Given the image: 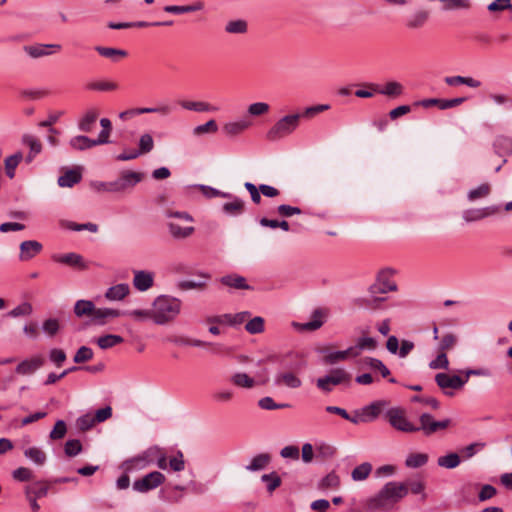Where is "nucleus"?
I'll return each instance as SVG.
<instances>
[{
    "mask_svg": "<svg viewBox=\"0 0 512 512\" xmlns=\"http://www.w3.org/2000/svg\"><path fill=\"white\" fill-rule=\"evenodd\" d=\"M182 301L169 295H160L153 301V321L157 325L173 322L181 313Z\"/></svg>",
    "mask_w": 512,
    "mask_h": 512,
    "instance_id": "obj_1",
    "label": "nucleus"
},
{
    "mask_svg": "<svg viewBox=\"0 0 512 512\" xmlns=\"http://www.w3.org/2000/svg\"><path fill=\"white\" fill-rule=\"evenodd\" d=\"M408 494V487L403 483L388 482L379 493L369 501L370 509L388 510Z\"/></svg>",
    "mask_w": 512,
    "mask_h": 512,
    "instance_id": "obj_2",
    "label": "nucleus"
},
{
    "mask_svg": "<svg viewBox=\"0 0 512 512\" xmlns=\"http://www.w3.org/2000/svg\"><path fill=\"white\" fill-rule=\"evenodd\" d=\"M166 216L171 220L168 222L169 232L176 239L187 238L194 232L193 218L187 212L166 211Z\"/></svg>",
    "mask_w": 512,
    "mask_h": 512,
    "instance_id": "obj_3",
    "label": "nucleus"
},
{
    "mask_svg": "<svg viewBox=\"0 0 512 512\" xmlns=\"http://www.w3.org/2000/svg\"><path fill=\"white\" fill-rule=\"evenodd\" d=\"M300 114L286 115L280 118L266 133L269 141L280 140L292 134L299 126Z\"/></svg>",
    "mask_w": 512,
    "mask_h": 512,
    "instance_id": "obj_4",
    "label": "nucleus"
},
{
    "mask_svg": "<svg viewBox=\"0 0 512 512\" xmlns=\"http://www.w3.org/2000/svg\"><path fill=\"white\" fill-rule=\"evenodd\" d=\"M385 417L389 424L396 430L405 433L418 432L416 425L411 423L405 416V411L399 407H393L386 411Z\"/></svg>",
    "mask_w": 512,
    "mask_h": 512,
    "instance_id": "obj_5",
    "label": "nucleus"
},
{
    "mask_svg": "<svg viewBox=\"0 0 512 512\" xmlns=\"http://www.w3.org/2000/svg\"><path fill=\"white\" fill-rule=\"evenodd\" d=\"M350 374L342 368L333 369L330 374L320 377L316 381V386L323 392L329 393L333 386L350 382Z\"/></svg>",
    "mask_w": 512,
    "mask_h": 512,
    "instance_id": "obj_6",
    "label": "nucleus"
},
{
    "mask_svg": "<svg viewBox=\"0 0 512 512\" xmlns=\"http://www.w3.org/2000/svg\"><path fill=\"white\" fill-rule=\"evenodd\" d=\"M144 179V173L125 170L113 182V193H124L130 191Z\"/></svg>",
    "mask_w": 512,
    "mask_h": 512,
    "instance_id": "obj_7",
    "label": "nucleus"
},
{
    "mask_svg": "<svg viewBox=\"0 0 512 512\" xmlns=\"http://www.w3.org/2000/svg\"><path fill=\"white\" fill-rule=\"evenodd\" d=\"M418 431H422L424 435L430 436L440 430H445L451 424V420L446 418L440 421L434 420L433 416L429 413H423L419 417Z\"/></svg>",
    "mask_w": 512,
    "mask_h": 512,
    "instance_id": "obj_8",
    "label": "nucleus"
},
{
    "mask_svg": "<svg viewBox=\"0 0 512 512\" xmlns=\"http://www.w3.org/2000/svg\"><path fill=\"white\" fill-rule=\"evenodd\" d=\"M392 273L393 271L388 268L381 270L377 275L376 282L370 286L369 293L375 295L385 294L388 291H396V283L394 281H390Z\"/></svg>",
    "mask_w": 512,
    "mask_h": 512,
    "instance_id": "obj_9",
    "label": "nucleus"
},
{
    "mask_svg": "<svg viewBox=\"0 0 512 512\" xmlns=\"http://www.w3.org/2000/svg\"><path fill=\"white\" fill-rule=\"evenodd\" d=\"M165 481V476L159 471H153L134 481L133 489L140 493H146L160 486Z\"/></svg>",
    "mask_w": 512,
    "mask_h": 512,
    "instance_id": "obj_10",
    "label": "nucleus"
},
{
    "mask_svg": "<svg viewBox=\"0 0 512 512\" xmlns=\"http://www.w3.org/2000/svg\"><path fill=\"white\" fill-rule=\"evenodd\" d=\"M435 382L444 391V394L452 396L453 393L446 391V389H461L467 382V378H462L458 375H449L447 373H437Z\"/></svg>",
    "mask_w": 512,
    "mask_h": 512,
    "instance_id": "obj_11",
    "label": "nucleus"
},
{
    "mask_svg": "<svg viewBox=\"0 0 512 512\" xmlns=\"http://www.w3.org/2000/svg\"><path fill=\"white\" fill-rule=\"evenodd\" d=\"M499 212L500 207L495 205L484 208L468 209L463 212V219L466 222H475L496 215Z\"/></svg>",
    "mask_w": 512,
    "mask_h": 512,
    "instance_id": "obj_12",
    "label": "nucleus"
},
{
    "mask_svg": "<svg viewBox=\"0 0 512 512\" xmlns=\"http://www.w3.org/2000/svg\"><path fill=\"white\" fill-rule=\"evenodd\" d=\"M172 112V107L168 104H164L158 107H143V108H134L123 111L119 114V117L122 120H126L129 117L140 115V114H150V113H158L163 116H167Z\"/></svg>",
    "mask_w": 512,
    "mask_h": 512,
    "instance_id": "obj_13",
    "label": "nucleus"
},
{
    "mask_svg": "<svg viewBox=\"0 0 512 512\" xmlns=\"http://www.w3.org/2000/svg\"><path fill=\"white\" fill-rule=\"evenodd\" d=\"M328 310L323 308L315 309L311 314V320L305 323L294 324L299 330L315 331L319 329L325 322Z\"/></svg>",
    "mask_w": 512,
    "mask_h": 512,
    "instance_id": "obj_14",
    "label": "nucleus"
},
{
    "mask_svg": "<svg viewBox=\"0 0 512 512\" xmlns=\"http://www.w3.org/2000/svg\"><path fill=\"white\" fill-rule=\"evenodd\" d=\"M429 17L430 12L428 10L418 9L406 17L405 26L411 30L420 29L427 23Z\"/></svg>",
    "mask_w": 512,
    "mask_h": 512,
    "instance_id": "obj_15",
    "label": "nucleus"
},
{
    "mask_svg": "<svg viewBox=\"0 0 512 512\" xmlns=\"http://www.w3.org/2000/svg\"><path fill=\"white\" fill-rule=\"evenodd\" d=\"M369 88L373 89L376 93L385 95L387 97L396 98L402 95L403 93V86L401 83L397 81H390L387 82L383 86H379L376 84H369Z\"/></svg>",
    "mask_w": 512,
    "mask_h": 512,
    "instance_id": "obj_16",
    "label": "nucleus"
},
{
    "mask_svg": "<svg viewBox=\"0 0 512 512\" xmlns=\"http://www.w3.org/2000/svg\"><path fill=\"white\" fill-rule=\"evenodd\" d=\"M252 124L253 123L249 118L244 117L240 120L226 123L223 126V131L228 136H236L250 128Z\"/></svg>",
    "mask_w": 512,
    "mask_h": 512,
    "instance_id": "obj_17",
    "label": "nucleus"
},
{
    "mask_svg": "<svg viewBox=\"0 0 512 512\" xmlns=\"http://www.w3.org/2000/svg\"><path fill=\"white\" fill-rule=\"evenodd\" d=\"M386 405L385 401H374L359 409L364 418V423L372 422L378 418L382 408Z\"/></svg>",
    "mask_w": 512,
    "mask_h": 512,
    "instance_id": "obj_18",
    "label": "nucleus"
},
{
    "mask_svg": "<svg viewBox=\"0 0 512 512\" xmlns=\"http://www.w3.org/2000/svg\"><path fill=\"white\" fill-rule=\"evenodd\" d=\"M73 311L78 318L91 317L93 321L95 319L96 307L90 300L81 299L76 301Z\"/></svg>",
    "mask_w": 512,
    "mask_h": 512,
    "instance_id": "obj_19",
    "label": "nucleus"
},
{
    "mask_svg": "<svg viewBox=\"0 0 512 512\" xmlns=\"http://www.w3.org/2000/svg\"><path fill=\"white\" fill-rule=\"evenodd\" d=\"M82 179L81 168L67 169L63 175L58 178V185L60 187H73Z\"/></svg>",
    "mask_w": 512,
    "mask_h": 512,
    "instance_id": "obj_20",
    "label": "nucleus"
},
{
    "mask_svg": "<svg viewBox=\"0 0 512 512\" xmlns=\"http://www.w3.org/2000/svg\"><path fill=\"white\" fill-rule=\"evenodd\" d=\"M274 383L277 386H286L293 389L299 388L302 385L301 379L292 372L277 374Z\"/></svg>",
    "mask_w": 512,
    "mask_h": 512,
    "instance_id": "obj_21",
    "label": "nucleus"
},
{
    "mask_svg": "<svg viewBox=\"0 0 512 512\" xmlns=\"http://www.w3.org/2000/svg\"><path fill=\"white\" fill-rule=\"evenodd\" d=\"M133 284L139 291H146L153 285V274L146 271H136Z\"/></svg>",
    "mask_w": 512,
    "mask_h": 512,
    "instance_id": "obj_22",
    "label": "nucleus"
},
{
    "mask_svg": "<svg viewBox=\"0 0 512 512\" xmlns=\"http://www.w3.org/2000/svg\"><path fill=\"white\" fill-rule=\"evenodd\" d=\"M70 146L79 151H83L92 148L97 145H101L98 139H90L87 136L78 135L70 139Z\"/></svg>",
    "mask_w": 512,
    "mask_h": 512,
    "instance_id": "obj_23",
    "label": "nucleus"
},
{
    "mask_svg": "<svg viewBox=\"0 0 512 512\" xmlns=\"http://www.w3.org/2000/svg\"><path fill=\"white\" fill-rule=\"evenodd\" d=\"M221 283L225 286L234 289L251 290L252 287L246 283V279L239 275H226L220 279Z\"/></svg>",
    "mask_w": 512,
    "mask_h": 512,
    "instance_id": "obj_24",
    "label": "nucleus"
},
{
    "mask_svg": "<svg viewBox=\"0 0 512 512\" xmlns=\"http://www.w3.org/2000/svg\"><path fill=\"white\" fill-rule=\"evenodd\" d=\"M129 291L130 288L128 284H117L106 291L105 297L110 301H119L125 298Z\"/></svg>",
    "mask_w": 512,
    "mask_h": 512,
    "instance_id": "obj_25",
    "label": "nucleus"
},
{
    "mask_svg": "<svg viewBox=\"0 0 512 512\" xmlns=\"http://www.w3.org/2000/svg\"><path fill=\"white\" fill-rule=\"evenodd\" d=\"M230 382L239 388L251 389L256 381L244 372H237L230 377Z\"/></svg>",
    "mask_w": 512,
    "mask_h": 512,
    "instance_id": "obj_26",
    "label": "nucleus"
},
{
    "mask_svg": "<svg viewBox=\"0 0 512 512\" xmlns=\"http://www.w3.org/2000/svg\"><path fill=\"white\" fill-rule=\"evenodd\" d=\"M98 118V112L95 109H90L85 112L83 117L78 123V128L83 132H91L93 126Z\"/></svg>",
    "mask_w": 512,
    "mask_h": 512,
    "instance_id": "obj_27",
    "label": "nucleus"
},
{
    "mask_svg": "<svg viewBox=\"0 0 512 512\" xmlns=\"http://www.w3.org/2000/svg\"><path fill=\"white\" fill-rule=\"evenodd\" d=\"M377 347V341L373 337H360L357 340L356 345L351 346L353 350V357H357L363 350H375Z\"/></svg>",
    "mask_w": 512,
    "mask_h": 512,
    "instance_id": "obj_28",
    "label": "nucleus"
},
{
    "mask_svg": "<svg viewBox=\"0 0 512 512\" xmlns=\"http://www.w3.org/2000/svg\"><path fill=\"white\" fill-rule=\"evenodd\" d=\"M445 83L449 86L456 85H467L471 88H479L481 86V81L472 78V77H464V76H449L445 78Z\"/></svg>",
    "mask_w": 512,
    "mask_h": 512,
    "instance_id": "obj_29",
    "label": "nucleus"
},
{
    "mask_svg": "<svg viewBox=\"0 0 512 512\" xmlns=\"http://www.w3.org/2000/svg\"><path fill=\"white\" fill-rule=\"evenodd\" d=\"M180 106L183 109L190 110V111H196V112H207V111H215L216 108L211 106L207 102L203 101H187L183 100L179 102Z\"/></svg>",
    "mask_w": 512,
    "mask_h": 512,
    "instance_id": "obj_30",
    "label": "nucleus"
},
{
    "mask_svg": "<svg viewBox=\"0 0 512 512\" xmlns=\"http://www.w3.org/2000/svg\"><path fill=\"white\" fill-rule=\"evenodd\" d=\"M95 50L103 57L109 58L112 61H118L120 58L126 57L127 52L122 49L96 46Z\"/></svg>",
    "mask_w": 512,
    "mask_h": 512,
    "instance_id": "obj_31",
    "label": "nucleus"
},
{
    "mask_svg": "<svg viewBox=\"0 0 512 512\" xmlns=\"http://www.w3.org/2000/svg\"><path fill=\"white\" fill-rule=\"evenodd\" d=\"M494 148L500 156L512 154V139L506 136H499L494 142Z\"/></svg>",
    "mask_w": 512,
    "mask_h": 512,
    "instance_id": "obj_32",
    "label": "nucleus"
},
{
    "mask_svg": "<svg viewBox=\"0 0 512 512\" xmlns=\"http://www.w3.org/2000/svg\"><path fill=\"white\" fill-rule=\"evenodd\" d=\"M491 193V185L489 183H483L479 185L478 187L471 189L468 194L467 198L469 201L474 202L479 199L486 198Z\"/></svg>",
    "mask_w": 512,
    "mask_h": 512,
    "instance_id": "obj_33",
    "label": "nucleus"
},
{
    "mask_svg": "<svg viewBox=\"0 0 512 512\" xmlns=\"http://www.w3.org/2000/svg\"><path fill=\"white\" fill-rule=\"evenodd\" d=\"M349 356L353 357V350L351 347L343 351L328 352L324 356V362L326 364H335L337 362L346 360Z\"/></svg>",
    "mask_w": 512,
    "mask_h": 512,
    "instance_id": "obj_34",
    "label": "nucleus"
},
{
    "mask_svg": "<svg viewBox=\"0 0 512 512\" xmlns=\"http://www.w3.org/2000/svg\"><path fill=\"white\" fill-rule=\"evenodd\" d=\"M57 261L76 271L85 270L89 267V262L86 258H57Z\"/></svg>",
    "mask_w": 512,
    "mask_h": 512,
    "instance_id": "obj_35",
    "label": "nucleus"
},
{
    "mask_svg": "<svg viewBox=\"0 0 512 512\" xmlns=\"http://www.w3.org/2000/svg\"><path fill=\"white\" fill-rule=\"evenodd\" d=\"M124 341L123 337L116 334H107L104 336H101L97 339L98 346L105 350L112 348L118 344H121Z\"/></svg>",
    "mask_w": 512,
    "mask_h": 512,
    "instance_id": "obj_36",
    "label": "nucleus"
},
{
    "mask_svg": "<svg viewBox=\"0 0 512 512\" xmlns=\"http://www.w3.org/2000/svg\"><path fill=\"white\" fill-rule=\"evenodd\" d=\"M87 88L93 91L110 92L116 91L119 88V85L113 81L99 80L89 83Z\"/></svg>",
    "mask_w": 512,
    "mask_h": 512,
    "instance_id": "obj_37",
    "label": "nucleus"
},
{
    "mask_svg": "<svg viewBox=\"0 0 512 512\" xmlns=\"http://www.w3.org/2000/svg\"><path fill=\"white\" fill-rule=\"evenodd\" d=\"M121 315H124L123 312H120L119 310H116V309L96 308L94 322L97 324H104V320L106 318H116Z\"/></svg>",
    "mask_w": 512,
    "mask_h": 512,
    "instance_id": "obj_38",
    "label": "nucleus"
},
{
    "mask_svg": "<svg viewBox=\"0 0 512 512\" xmlns=\"http://www.w3.org/2000/svg\"><path fill=\"white\" fill-rule=\"evenodd\" d=\"M37 128H38L39 132L44 131V130L47 132L46 139L52 146L57 145L58 140L56 138V135L59 132L55 128L52 127V125L49 123L48 119L38 122Z\"/></svg>",
    "mask_w": 512,
    "mask_h": 512,
    "instance_id": "obj_39",
    "label": "nucleus"
},
{
    "mask_svg": "<svg viewBox=\"0 0 512 512\" xmlns=\"http://www.w3.org/2000/svg\"><path fill=\"white\" fill-rule=\"evenodd\" d=\"M60 50V44H34V58L51 55Z\"/></svg>",
    "mask_w": 512,
    "mask_h": 512,
    "instance_id": "obj_40",
    "label": "nucleus"
},
{
    "mask_svg": "<svg viewBox=\"0 0 512 512\" xmlns=\"http://www.w3.org/2000/svg\"><path fill=\"white\" fill-rule=\"evenodd\" d=\"M363 364L372 370L379 371L382 377H387L388 375H390V370L381 360L377 358L366 357L363 359Z\"/></svg>",
    "mask_w": 512,
    "mask_h": 512,
    "instance_id": "obj_41",
    "label": "nucleus"
},
{
    "mask_svg": "<svg viewBox=\"0 0 512 512\" xmlns=\"http://www.w3.org/2000/svg\"><path fill=\"white\" fill-rule=\"evenodd\" d=\"M270 462L269 454H258L255 456L249 465L246 466L248 471H259L264 469Z\"/></svg>",
    "mask_w": 512,
    "mask_h": 512,
    "instance_id": "obj_42",
    "label": "nucleus"
},
{
    "mask_svg": "<svg viewBox=\"0 0 512 512\" xmlns=\"http://www.w3.org/2000/svg\"><path fill=\"white\" fill-rule=\"evenodd\" d=\"M22 153L17 152L5 159V171L6 175L12 179L15 176V169L22 160Z\"/></svg>",
    "mask_w": 512,
    "mask_h": 512,
    "instance_id": "obj_43",
    "label": "nucleus"
},
{
    "mask_svg": "<svg viewBox=\"0 0 512 512\" xmlns=\"http://www.w3.org/2000/svg\"><path fill=\"white\" fill-rule=\"evenodd\" d=\"M372 471V465L369 462H364L355 467L351 473V477L354 481L365 480Z\"/></svg>",
    "mask_w": 512,
    "mask_h": 512,
    "instance_id": "obj_44",
    "label": "nucleus"
},
{
    "mask_svg": "<svg viewBox=\"0 0 512 512\" xmlns=\"http://www.w3.org/2000/svg\"><path fill=\"white\" fill-rule=\"evenodd\" d=\"M428 462V455L425 453H411L405 461V465L409 468H419Z\"/></svg>",
    "mask_w": 512,
    "mask_h": 512,
    "instance_id": "obj_45",
    "label": "nucleus"
},
{
    "mask_svg": "<svg viewBox=\"0 0 512 512\" xmlns=\"http://www.w3.org/2000/svg\"><path fill=\"white\" fill-rule=\"evenodd\" d=\"M247 29V22L243 19L229 21L225 26V31L229 34H244Z\"/></svg>",
    "mask_w": 512,
    "mask_h": 512,
    "instance_id": "obj_46",
    "label": "nucleus"
},
{
    "mask_svg": "<svg viewBox=\"0 0 512 512\" xmlns=\"http://www.w3.org/2000/svg\"><path fill=\"white\" fill-rule=\"evenodd\" d=\"M336 454V448L327 443H320L316 445L315 456L322 460L331 459Z\"/></svg>",
    "mask_w": 512,
    "mask_h": 512,
    "instance_id": "obj_47",
    "label": "nucleus"
},
{
    "mask_svg": "<svg viewBox=\"0 0 512 512\" xmlns=\"http://www.w3.org/2000/svg\"><path fill=\"white\" fill-rule=\"evenodd\" d=\"M203 8V4L201 2H198L194 5H187V6H176V5H168L164 7V11L168 13H174V14H183L188 12H194L201 10Z\"/></svg>",
    "mask_w": 512,
    "mask_h": 512,
    "instance_id": "obj_48",
    "label": "nucleus"
},
{
    "mask_svg": "<svg viewBox=\"0 0 512 512\" xmlns=\"http://www.w3.org/2000/svg\"><path fill=\"white\" fill-rule=\"evenodd\" d=\"M261 480L267 484L269 494H272L282 483L280 476L276 472L263 474Z\"/></svg>",
    "mask_w": 512,
    "mask_h": 512,
    "instance_id": "obj_49",
    "label": "nucleus"
},
{
    "mask_svg": "<svg viewBox=\"0 0 512 512\" xmlns=\"http://www.w3.org/2000/svg\"><path fill=\"white\" fill-rule=\"evenodd\" d=\"M189 345L194 346V347H208L209 346L212 348V352L214 354H224V353L229 352L228 348L222 344H213V343L202 341L199 339H192V340L190 339Z\"/></svg>",
    "mask_w": 512,
    "mask_h": 512,
    "instance_id": "obj_50",
    "label": "nucleus"
},
{
    "mask_svg": "<svg viewBox=\"0 0 512 512\" xmlns=\"http://www.w3.org/2000/svg\"><path fill=\"white\" fill-rule=\"evenodd\" d=\"M437 464L440 467L447 469L456 468L460 464V457L457 453H449L445 456H441L437 460Z\"/></svg>",
    "mask_w": 512,
    "mask_h": 512,
    "instance_id": "obj_51",
    "label": "nucleus"
},
{
    "mask_svg": "<svg viewBox=\"0 0 512 512\" xmlns=\"http://www.w3.org/2000/svg\"><path fill=\"white\" fill-rule=\"evenodd\" d=\"M59 329L60 323L56 318L46 319L41 325L42 332L48 337H54L58 333Z\"/></svg>",
    "mask_w": 512,
    "mask_h": 512,
    "instance_id": "obj_52",
    "label": "nucleus"
},
{
    "mask_svg": "<svg viewBox=\"0 0 512 512\" xmlns=\"http://www.w3.org/2000/svg\"><path fill=\"white\" fill-rule=\"evenodd\" d=\"M32 313V306L29 302L25 301L5 314L6 317L18 318L29 316Z\"/></svg>",
    "mask_w": 512,
    "mask_h": 512,
    "instance_id": "obj_53",
    "label": "nucleus"
},
{
    "mask_svg": "<svg viewBox=\"0 0 512 512\" xmlns=\"http://www.w3.org/2000/svg\"><path fill=\"white\" fill-rule=\"evenodd\" d=\"M264 325V319L260 316H256L246 323L245 330L250 334H259L264 331Z\"/></svg>",
    "mask_w": 512,
    "mask_h": 512,
    "instance_id": "obj_54",
    "label": "nucleus"
},
{
    "mask_svg": "<svg viewBox=\"0 0 512 512\" xmlns=\"http://www.w3.org/2000/svg\"><path fill=\"white\" fill-rule=\"evenodd\" d=\"M340 484V478L335 472H330L321 479L318 487L320 489L336 488Z\"/></svg>",
    "mask_w": 512,
    "mask_h": 512,
    "instance_id": "obj_55",
    "label": "nucleus"
},
{
    "mask_svg": "<svg viewBox=\"0 0 512 512\" xmlns=\"http://www.w3.org/2000/svg\"><path fill=\"white\" fill-rule=\"evenodd\" d=\"M100 125L102 127V131L98 135V142L100 144H106L109 142L110 133L112 130L111 121L108 118H102L100 120Z\"/></svg>",
    "mask_w": 512,
    "mask_h": 512,
    "instance_id": "obj_56",
    "label": "nucleus"
},
{
    "mask_svg": "<svg viewBox=\"0 0 512 512\" xmlns=\"http://www.w3.org/2000/svg\"><path fill=\"white\" fill-rule=\"evenodd\" d=\"M153 148L154 140L152 136L149 133L141 135L139 139V150L137 151L139 155L149 153Z\"/></svg>",
    "mask_w": 512,
    "mask_h": 512,
    "instance_id": "obj_57",
    "label": "nucleus"
},
{
    "mask_svg": "<svg viewBox=\"0 0 512 512\" xmlns=\"http://www.w3.org/2000/svg\"><path fill=\"white\" fill-rule=\"evenodd\" d=\"M378 294L372 295L370 294L369 298H364L361 300V305L367 309L376 310L380 309L382 303L386 300L385 297H379Z\"/></svg>",
    "mask_w": 512,
    "mask_h": 512,
    "instance_id": "obj_58",
    "label": "nucleus"
},
{
    "mask_svg": "<svg viewBox=\"0 0 512 512\" xmlns=\"http://www.w3.org/2000/svg\"><path fill=\"white\" fill-rule=\"evenodd\" d=\"M206 287L205 281L182 280L177 283V288L182 291L203 290Z\"/></svg>",
    "mask_w": 512,
    "mask_h": 512,
    "instance_id": "obj_59",
    "label": "nucleus"
},
{
    "mask_svg": "<svg viewBox=\"0 0 512 512\" xmlns=\"http://www.w3.org/2000/svg\"><path fill=\"white\" fill-rule=\"evenodd\" d=\"M96 424V421L94 420V416L92 414H85L77 418L76 420V427L80 431H88Z\"/></svg>",
    "mask_w": 512,
    "mask_h": 512,
    "instance_id": "obj_60",
    "label": "nucleus"
},
{
    "mask_svg": "<svg viewBox=\"0 0 512 512\" xmlns=\"http://www.w3.org/2000/svg\"><path fill=\"white\" fill-rule=\"evenodd\" d=\"M93 358V350L87 346H81L75 353L73 361L77 364L87 362Z\"/></svg>",
    "mask_w": 512,
    "mask_h": 512,
    "instance_id": "obj_61",
    "label": "nucleus"
},
{
    "mask_svg": "<svg viewBox=\"0 0 512 512\" xmlns=\"http://www.w3.org/2000/svg\"><path fill=\"white\" fill-rule=\"evenodd\" d=\"M244 205L243 200L235 198L232 202L225 203L223 205V210L228 214L237 215L243 212Z\"/></svg>",
    "mask_w": 512,
    "mask_h": 512,
    "instance_id": "obj_62",
    "label": "nucleus"
},
{
    "mask_svg": "<svg viewBox=\"0 0 512 512\" xmlns=\"http://www.w3.org/2000/svg\"><path fill=\"white\" fill-rule=\"evenodd\" d=\"M82 451V444L78 439H71L65 443L64 452L68 457H74Z\"/></svg>",
    "mask_w": 512,
    "mask_h": 512,
    "instance_id": "obj_63",
    "label": "nucleus"
},
{
    "mask_svg": "<svg viewBox=\"0 0 512 512\" xmlns=\"http://www.w3.org/2000/svg\"><path fill=\"white\" fill-rule=\"evenodd\" d=\"M458 338L454 333L445 334L439 343V350L445 352L457 344Z\"/></svg>",
    "mask_w": 512,
    "mask_h": 512,
    "instance_id": "obj_64",
    "label": "nucleus"
}]
</instances>
